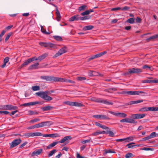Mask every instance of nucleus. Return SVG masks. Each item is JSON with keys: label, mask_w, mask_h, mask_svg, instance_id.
<instances>
[{"label": "nucleus", "mask_w": 158, "mask_h": 158, "mask_svg": "<svg viewBox=\"0 0 158 158\" xmlns=\"http://www.w3.org/2000/svg\"><path fill=\"white\" fill-rule=\"evenodd\" d=\"M72 139V137L70 136H66L62 139L60 140L59 141H55L51 144H49L48 146L47 147L46 149H49L55 146L57 144L59 143H63L66 141L67 143H69V139L71 140Z\"/></svg>", "instance_id": "obj_1"}, {"label": "nucleus", "mask_w": 158, "mask_h": 158, "mask_svg": "<svg viewBox=\"0 0 158 158\" xmlns=\"http://www.w3.org/2000/svg\"><path fill=\"white\" fill-rule=\"evenodd\" d=\"M142 72V69H140L132 68L128 69V71L123 73L122 74V75L125 76H129L130 77L131 75L134 74H139Z\"/></svg>", "instance_id": "obj_2"}, {"label": "nucleus", "mask_w": 158, "mask_h": 158, "mask_svg": "<svg viewBox=\"0 0 158 158\" xmlns=\"http://www.w3.org/2000/svg\"><path fill=\"white\" fill-rule=\"evenodd\" d=\"M40 78L42 79L45 80L47 81L57 82V77L52 76H40Z\"/></svg>", "instance_id": "obj_3"}, {"label": "nucleus", "mask_w": 158, "mask_h": 158, "mask_svg": "<svg viewBox=\"0 0 158 158\" xmlns=\"http://www.w3.org/2000/svg\"><path fill=\"white\" fill-rule=\"evenodd\" d=\"M22 142V140L20 138L16 139H14L12 142L10 143V146L9 148L10 149H11L14 147H16L20 144Z\"/></svg>", "instance_id": "obj_4"}, {"label": "nucleus", "mask_w": 158, "mask_h": 158, "mask_svg": "<svg viewBox=\"0 0 158 158\" xmlns=\"http://www.w3.org/2000/svg\"><path fill=\"white\" fill-rule=\"evenodd\" d=\"M139 93H144L143 91H123L121 92V94H129V95H139Z\"/></svg>", "instance_id": "obj_5"}, {"label": "nucleus", "mask_w": 158, "mask_h": 158, "mask_svg": "<svg viewBox=\"0 0 158 158\" xmlns=\"http://www.w3.org/2000/svg\"><path fill=\"white\" fill-rule=\"evenodd\" d=\"M94 101L97 102L103 103L106 105H113V103L112 102H108L107 100L101 98H97L95 99Z\"/></svg>", "instance_id": "obj_6"}, {"label": "nucleus", "mask_w": 158, "mask_h": 158, "mask_svg": "<svg viewBox=\"0 0 158 158\" xmlns=\"http://www.w3.org/2000/svg\"><path fill=\"white\" fill-rule=\"evenodd\" d=\"M48 3L52 5L53 6H54V7H55L56 8V20L57 21H60V20L61 16L60 15V12L58 10L57 6H56V5H55L53 3H49V2H48Z\"/></svg>", "instance_id": "obj_7"}, {"label": "nucleus", "mask_w": 158, "mask_h": 158, "mask_svg": "<svg viewBox=\"0 0 158 158\" xmlns=\"http://www.w3.org/2000/svg\"><path fill=\"white\" fill-rule=\"evenodd\" d=\"M48 53H46L42 54L38 57H37L35 56H34L32 57L34 59V61L38 60L39 62H40L42 60L44 59L46 57L48 56Z\"/></svg>", "instance_id": "obj_8"}, {"label": "nucleus", "mask_w": 158, "mask_h": 158, "mask_svg": "<svg viewBox=\"0 0 158 158\" xmlns=\"http://www.w3.org/2000/svg\"><path fill=\"white\" fill-rule=\"evenodd\" d=\"M108 112L114 115L122 118H125L127 116V114L124 113L120 112L115 113L110 110L108 111Z\"/></svg>", "instance_id": "obj_9"}, {"label": "nucleus", "mask_w": 158, "mask_h": 158, "mask_svg": "<svg viewBox=\"0 0 158 158\" xmlns=\"http://www.w3.org/2000/svg\"><path fill=\"white\" fill-rule=\"evenodd\" d=\"M42 104L43 103H42L40 102H30L27 103H25L23 104H22L20 105V106H33L37 104Z\"/></svg>", "instance_id": "obj_10"}, {"label": "nucleus", "mask_w": 158, "mask_h": 158, "mask_svg": "<svg viewBox=\"0 0 158 158\" xmlns=\"http://www.w3.org/2000/svg\"><path fill=\"white\" fill-rule=\"evenodd\" d=\"M34 59L33 58V57L28 59L21 65L19 67L21 69L23 67L27 65L31 62L34 61Z\"/></svg>", "instance_id": "obj_11"}, {"label": "nucleus", "mask_w": 158, "mask_h": 158, "mask_svg": "<svg viewBox=\"0 0 158 158\" xmlns=\"http://www.w3.org/2000/svg\"><path fill=\"white\" fill-rule=\"evenodd\" d=\"M53 122L52 121H47L42 122L39 123L40 127L44 126H50L53 124Z\"/></svg>", "instance_id": "obj_12"}, {"label": "nucleus", "mask_w": 158, "mask_h": 158, "mask_svg": "<svg viewBox=\"0 0 158 158\" xmlns=\"http://www.w3.org/2000/svg\"><path fill=\"white\" fill-rule=\"evenodd\" d=\"M80 20V15L78 14L70 18L69 19V22H73L74 21H78Z\"/></svg>", "instance_id": "obj_13"}, {"label": "nucleus", "mask_w": 158, "mask_h": 158, "mask_svg": "<svg viewBox=\"0 0 158 158\" xmlns=\"http://www.w3.org/2000/svg\"><path fill=\"white\" fill-rule=\"evenodd\" d=\"M143 100H136V101H132L128 103H127L125 104L124 105H123V106H127L131 105L133 104H136L142 102H143Z\"/></svg>", "instance_id": "obj_14"}, {"label": "nucleus", "mask_w": 158, "mask_h": 158, "mask_svg": "<svg viewBox=\"0 0 158 158\" xmlns=\"http://www.w3.org/2000/svg\"><path fill=\"white\" fill-rule=\"evenodd\" d=\"M39 44L41 46L44 47L45 48H48L52 47V44L51 43H46L44 42H40L39 43Z\"/></svg>", "instance_id": "obj_15"}, {"label": "nucleus", "mask_w": 158, "mask_h": 158, "mask_svg": "<svg viewBox=\"0 0 158 158\" xmlns=\"http://www.w3.org/2000/svg\"><path fill=\"white\" fill-rule=\"evenodd\" d=\"M43 149L42 148L35 150L31 154V156H33L35 155H39L42 152Z\"/></svg>", "instance_id": "obj_16"}, {"label": "nucleus", "mask_w": 158, "mask_h": 158, "mask_svg": "<svg viewBox=\"0 0 158 158\" xmlns=\"http://www.w3.org/2000/svg\"><path fill=\"white\" fill-rule=\"evenodd\" d=\"M39 64L38 62H36L33 64H32L29 66L28 69V70H31L34 69H37L38 68V66Z\"/></svg>", "instance_id": "obj_17"}, {"label": "nucleus", "mask_w": 158, "mask_h": 158, "mask_svg": "<svg viewBox=\"0 0 158 158\" xmlns=\"http://www.w3.org/2000/svg\"><path fill=\"white\" fill-rule=\"evenodd\" d=\"M134 116V118H135L136 119H141L143 118L146 115V114H133Z\"/></svg>", "instance_id": "obj_18"}, {"label": "nucleus", "mask_w": 158, "mask_h": 158, "mask_svg": "<svg viewBox=\"0 0 158 158\" xmlns=\"http://www.w3.org/2000/svg\"><path fill=\"white\" fill-rule=\"evenodd\" d=\"M143 83H158V79H154L153 80H145L142 81Z\"/></svg>", "instance_id": "obj_19"}, {"label": "nucleus", "mask_w": 158, "mask_h": 158, "mask_svg": "<svg viewBox=\"0 0 158 158\" xmlns=\"http://www.w3.org/2000/svg\"><path fill=\"white\" fill-rule=\"evenodd\" d=\"M135 143L132 142L131 143H129L127 144L126 145V147H127L128 148H133L134 147H138L140 146L142 144H136V145H132L135 144Z\"/></svg>", "instance_id": "obj_20"}, {"label": "nucleus", "mask_w": 158, "mask_h": 158, "mask_svg": "<svg viewBox=\"0 0 158 158\" xmlns=\"http://www.w3.org/2000/svg\"><path fill=\"white\" fill-rule=\"evenodd\" d=\"M43 111H47L52 110L53 107L49 105L46 106L44 107H41Z\"/></svg>", "instance_id": "obj_21"}, {"label": "nucleus", "mask_w": 158, "mask_h": 158, "mask_svg": "<svg viewBox=\"0 0 158 158\" xmlns=\"http://www.w3.org/2000/svg\"><path fill=\"white\" fill-rule=\"evenodd\" d=\"M35 94L37 96L40 97L44 99L45 98L46 94H45L44 92L43 91H40L37 92L35 93Z\"/></svg>", "instance_id": "obj_22"}, {"label": "nucleus", "mask_w": 158, "mask_h": 158, "mask_svg": "<svg viewBox=\"0 0 158 158\" xmlns=\"http://www.w3.org/2000/svg\"><path fill=\"white\" fill-rule=\"evenodd\" d=\"M61 54L62 55L64 53L67 52L68 51V49L66 46H64L59 51Z\"/></svg>", "instance_id": "obj_23"}, {"label": "nucleus", "mask_w": 158, "mask_h": 158, "mask_svg": "<svg viewBox=\"0 0 158 158\" xmlns=\"http://www.w3.org/2000/svg\"><path fill=\"white\" fill-rule=\"evenodd\" d=\"M134 116L133 114H131V118H129V123H137V121H135V119H136L135 118H134Z\"/></svg>", "instance_id": "obj_24"}, {"label": "nucleus", "mask_w": 158, "mask_h": 158, "mask_svg": "<svg viewBox=\"0 0 158 158\" xmlns=\"http://www.w3.org/2000/svg\"><path fill=\"white\" fill-rule=\"evenodd\" d=\"M117 90V89L115 88H113L106 89L104 90V91L108 93H112L114 91Z\"/></svg>", "instance_id": "obj_25"}, {"label": "nucleus", "mask_w": 158, "mask_h": 158, "mask_svg": "<svg viewBox=\"0 0 158 158\" xmlns=\"http://www.w3.org/2000/svg\"><path fill=\"white\" fill-rule=\"evenodd\" d=\"M69 79L62 78L61 77H57V81H59L61 82H69Z\"/></svg>", "instance_id": "obj_26"}, {"label": "nucleus", "mask_w": 158, "mask_h": 158, "mask_svg": "<svg viewBox=\"0 0 158 158\" xmlns=\"http://www.w3.org/2000/svg\"><path fill=\"white\" fill-rule=\"evenodd\" d=\"M94 28V26L92 25H89L84 27L83 28V30L85 31L87 30H91Z\"/></svg>", "instance_id": "obj_27"}, {"label": "nucleus", "mask_w": 158, "mask_h": 158, "mask_svg": "<svg viewBox=\"0 0 158 158\" xmlns=\"http://www.w3.org/2000/svg\"><path fill=\"white\" fill-rule=\"evenodd\" d=\"M104 151L105 152L103 154V155H104L107 154V153H115V152L114 151V150H112L111 149H109V150L105 149L104 150Z\"/></svg>", "instance_id": "obj_28"}, {"label": "nucleus", "mask_w": 158, "mask_h": 158, "mask_svg": "<svg viewBox=\"0 0 158 158\" xmlns=\"http://www.w3.org/2000/svg\"><path fill=\"white\" fill-rule=\"evenodd\" d=\"M72 106H83L84 105L80 103L77 102H73Z\"/></svg>", "instance_id": "obj_29"}, {"label": "nucleus", "mask_w": 158, "mask_h": 158, "mask_svg": "<svg viewBox=\"0 0 158 158\" xmlns=\"http://www.w3.org/2000/svg\"><path fill=\"white\" fill-rule=\"evenodd\" d=\"M135 18H131L126 21V23H128L130 24H133L135 23Z\"/></svg>", "instance_id": "obj_30"}, {"label": "nucleus", "mask_w": 158, "mask_h": 158, "mask_svg": "<svg viewBox=\"0 0 158 158\" xmlns=\"http://www.w3.org/2000/svg\"><path fill=\"white\" fill-rule=\"evenodd\" d=\"M40 127V125L39 123L36 124L34 125H33L30 126L27 128L28 129H34L35 128H38Z\"/></svg>", "instance_id": "obj_31"}, {"label": "nucleus", "mask_w": 158, "mask_h": 158, "mask_svg": "<svg viewBox=\"0 0 158 158\" xmlns=\"http://www.w3.org/2000/svg\"><path fill=\"white\" fill-rule=\"evenodd\" d=\"M54 39L57 41H62L63 39L61 37L59 36L54 35L53 36Z\"/></svg>", "instance_id": "obj_32"}, {"label": "nucleus", "mask_w": 158, "mask_h": 158, "mask_svg": "<svg viewBox=\"0 0 158 158\" xmlns=\"http://www.w3.org/2000/svg\"><path fill=\"white\" fill-rule=\"evenodd\" d=\"M13 34L12 32H10L7 34L5 40V42H6L9 40L10 36Z\"/></svg>", "instance_id": "obj_33"}, {"label": "nucleus", "mask_w": 158, "mask_h": 158, "mask_svg": "<svg viewBox=\"0 0 158 158\" xmlns=\"http://www.w3.org/2000/svg\"><path fill=\"white\" fill-rule=\"evenodd\" d=\"M57 150L56 149H54L52 150L49 153L48 155V157H50L52 156L54 153H55L56 152Z\"/></svg>", "instance_id": "obj_34"}, {"label": "nucleus", "mask_w": 158, "mask_h": 158, "mask_svg": "<svg viewBox=\"0 0 158 158\" xmlns=\"http://www.w3.org/2000/svg\"><path fill=\"white\" fill-rule=\"evenodd\" d=\"M87 7V6L86 5H82L79 7L78 9V10L79 11H80L82 10H85V8Z\"/></svg>", "instance_id": "obj_35"}, {"label": "nucleus", "mask_w": 158, "mask_h": 158, "mask_svg": "<svg viewBox=\"0 0 158 158\" xmlns=\"http://www.w3.org/2000/svg\"><path fill=\"white\" fill-rule=\"evenodd\" d=\"M23 136L26 137L33 136V132L25 133Z\"/></svg>", "instance_id": "obj_36"}, {"label": "nucleus", "mask_w": 158, "mask_h": 158, "mask_svg": "<svg viewBox=\"0 0 158 158\" xmlns=\"http://www.w3.org/2000/svg\"><path fill=\"white\" fill-rule=\"evenodd\" d=\"M125 142H128L130 141H133L134 140L133 137L131 136L125 138Z\"/></svg>", "instance_id": "obj_37"}, {"label": "nucleus", "mask_w": 158, "mask_h": 158, "mask_svg": "<svg viewBox=\"0 0 158 158\" xmlns=\"http://www.w3.org/2000/svg\"><path fill=\"white\" fill-rule=\"evenodd\" d=\"M134 156L133 154L131 153H128L126 154L125 156L126 158H130V157H133Z\"/></svg>", "instance_id": "obj_38"}, {"label": "nucleus", "mask_w": 158, "mask_h": 158, "mask_svg": "<svg viewBox=\"0 0 158 158\" xmlns=\"http://www.w3.org/2000/svg\"><path fill=\"white\" fill-rule=\"evenodd\" d=\"M154 149L151 148L144 147L140 148V150H143L145 151H153Z\"/></svg>", "instance_id": "obj_39"}, {"label": "nucleus", "mask_w": 158, "mask_h": 158, "mask_svg": "<svg viewBox=\"0 0 158 158\" xmlns=\"http://www.w3.org/2000/svg\"><path fill=\"white\" fill-rule=\"evenodd\" d=\"M32 89L34 91H37L40 90V87L39 86H32Z\"/></svg>", "instance_id": "obj_40"}, {"label": "nucleus", "mask_w": 158, "mask_h": 158, "mask_svg": "<svg viewBox=\"0 0 158 158\" xmlns=\"http://www.w3.org/2000/svg\"><path fill=\"white\" fill-rule=\"evenodd\" d=\"M111 118L108 116H107L106 115H103V114H101V119H110Z\"/></svg>", "instance_id": "obj_41"}, {"label": "nucleus", "mask_w": 158, "mask_h": 158, "mask_svg": "<svg viewBox=\"0 0 158 158\" xmlns=\"http://www.w3.org/2000/svg\"><path fill=\"white\" fill-rule=\"evenodd\" d=\"M90 16H84L83 17H80V20H84L90 19Z\"/></svg>", "instance_id": "obj_42"}, {"label": "nucleus", "mask_w": 158, "mask_h": 158, "mask_svg": "<svg viewBox=\"0 0 158 158\" xmlns=\"http://www.w3.org/2000/svg\"><path fill=\"white\" fill-rule=\"evenodd\" d=\"M76 79L78 81H82L85 80L86 79V78L84 77L78 76L77 77Z\"/></svg>", "instance_id": "obj_43"}, {"label": "nucleus", "mask_w": 158, "mask_h": 158, "mask_svg": "<svg viewBox=\"0 0 158 158\" xmlns=\"http://www.w3.org/2000/svg\"><path fill=\"white\" fill-rule=\"evenodd\" d=\"M107 134L109 135V136L111 137H114V133L110 130H107Z\"/></svg>", "instance_id": "obj_44"}, {"label": "nucleus", "mask_w": 158, "mask_h": 158, "mask_svg": "<svg viewBox=\"0 0 158 158\" xmlns=\"http://www.w3.org/2000/svg\"><path fill=\"white\" fill-rule=\"evenodd\" d=\"M49 137H52V138H54L55 137H59V135L57 133L56 134H49Z\"/></svg>", "instance_id": "obj_45"}, {"label": "nucleus", "mask_w": 158, "mask_h": 158, "mask_svg": "<svg viewBox=\"0 0 158 158\" xmlns=\"http://www.w3.org/2000/svg\"><path fill=\"white\" fill-rule=\"evenodd\" d=\"M29 113V114L30 115H32L33 114H38L39 113L36 111H33L32 110H29L28 111Z\"/></svg>", "instance_id": "obj_46"}, {"label": "nucleus", "mask_w": 158, "mask_h": 158, "mask_svg": "<svg viewBox=\"0 0 158 158\" xmlns=\"http://www.w3.org/2000/svg\"><path fill=\"white\" fill-rule=\"evenodd\" d=\"M45 98L44 99V100L48 101H50L52 100L53 98L52 97H50L48 95H47L45 96Z\"/></svg>", "instance_id": "obj_47"}, {"label": "nucleus", "mask_w": 158, "mask_h": 158, "mask_svg": "<svg viewBox=\"0 0 158 158\" xmlns=\"http://www.w3.org/2000/svg\"><path fill=\"white\" fill-rule=\"evenodd\" d=\"M129 118H125L123 119L120 121L121 123H129Z\"/></svg>", "instance_id": "obj_48"}, {"label": "nucleus", "mask_w": 158, "mask_h": 158, "mask_svg": "<svg viewBox=\"0 0 158 158\" xmlns=\"http://www.w3.org/2000/svg\"><path fill=\"white\" fill-rule=\"evenodd\" d=\"M43 134L40 132H33V136H42Z\"/></svg>", "instance_id": "obj_49"}, {"label": "nucleus", "mask_w": 158, "mask_h": 158, "mask_svg": "<svg viewBox=\"0 0 158 158\" xmlns=\"http://www.w3.org/2000/svg\"><path fill=\"white\" fill-rule=\"evenodd\" d=\"M89 14V10H86L84 12L81 13V15L83 16H85V15H88Z\"/></svg>", "instance_id": "obj_50"}, {"label": "nucleus", "mask_w": 158, "mask_h": 158, "mask_svg": "<svg viewBox=\"0 0 158 158\" xmlns=\"http://www.w3.org/2000/svg\"><path fill=\"white\" fill-rule=\"evenodd\" d=\"M149 136L150 139L156 137V132H152Z\"/></svg>", "instance_id": "obj_51"}, {"label": "nucleus", "mask_w": 158, "mask_h": 158, "mask_svg": "<svg viewBox=\"0 0 158 158\" xmlns=\"http://www.w3.org/2000/svg\"><path fill=\"white\" fill-rule=\"evenodd\" d=\"M40 120V119L37 118H35L33 119H31L30 121V123H33L34 122H37L39 121Z\"/></svg>", "instance_id": "obj_52"}, {"label": "nucleus", "mask_w": 158, "mask_h": 158, "mask_svg": "<svg viewBox=\"0 0 158 158\" xmlns=\"http://www.w3.org/2000/svg\"><path fill=\"white\" fill-rule=\"evenodd\" d=\"M10 110H17L18 109V107L15 106L10 105Z\"/></svg>", "instance_id": "obj_53"}, {"label": "nucleus", "mask_w": 158, "mask_h": 158, "mask_svg": "<svg viewBox=\"0 0 158 158\" xmlns=\"http://www.w3.org/2000/svg\"><path fill=\"white\" fill-rule=\"evenodd\" d=\"M64 103L70 106H72L73 102L70 101H65L64 102Z\"/></svg>", "instance_id": "obj_54"}, {"label": "nucleus", "mask_w": 158, "mask_h": 158, "mask_svg": "<svg viewBox=\"0 0 158 158\" xmlns=\"http://www.w3.org/2000/svg\"><path fill=\"white\" fill-rule=\"evenodd\" d=\"M91 139H89L85 140L82 141L81 143L83 144H85L87 143H90L91 142Z\"/></svg>", "instance_id": "obj_55"}, {"label": "nucleus", "mask_w": 158, "mask_h": 158, "mask_svg": "<svg viewBox=\"0 0 158 158\" xmlns=\"http://www.w3.org/2000/svg\"><path fill=\"white\" fill-rule=\"evenodd\" d=\"M147 111H154V107H147Z\"/></svg>", "instance_id": "obj_56"}, {"label": "nucleus", "mask_w": 158, "mask_h": 158, "mask_svg": "<svg viewBox=\"0 0 158 158\" xmlns=\"http://www.w3.org/2000/svg\"><path fill=\"white\" fill-rule=\"evenodd\" d=\"M155 39V38L154 35H153L152 36L150 37H149L148 38H147L146 40L148 41L150 40H153L154 39Z\"/></svg>", "instance_id": "obj_57"}, {"label": "nucleus", "mask_w": 158, "mask_h": 158, "mask_svg": "<svg viewBox=\"0 0 158 158\" xmlns=\"http://www.w3.org/2000/svg\"><path fill=\"white\" fill-rule=\"evenodd\" d=\"M136 22L138 23H140L141 22L142 19L141 18L137 17L136 18Z\"/></svg>", "instance_id": "obj_58"}, {"label": "nucleus", "mask_w": 158, "mask_h": 158, "mask_svg": "<svg viewBox=\"0 0 158 158\" xmlns=\"http://www.w3.org/2000/svg\"><path fill=\"white\" fill-rule=\"evenodd\" d=\"M101 128H102L103 129H105V130H110V128H109V127H106V126L104 125H102L101 127Z\"/></svg>", "instance_id": "obj_59"}, {"label": "nucleus", "mask_w": 158, "mask_h": 158, "mask_svg": "<svg viewBox=\"0 0 158 158\" xmlns=\"http://www.w3.org/2000/svg\"><path fill=\"white\" fill-rule=\"evenodd\" d=\"M93 70H89L88 72V75L89 77L94 76L93 75Z\"/></svg>", "instance_id": "obj_60"}, {"label": "nucleus", "mask_w": 158, "mask_h": 158, "mask_svg": "<svg viewBox=\"0 0 158 158\" xmlns=\"http://www.w3.org/2000/svg\"><path fill=\"white\" fill-rule=\"evenodd\" d=\"M100 134V132L99 131H98L95 132L93 133L91 135L92 136H96Z\"/></svg>", "instance_id": "obj_61"}, {"label": "nucleus", "mask_w": 158, "mask_h": 158, "mask_svg": "<svg viewBox=\"0 0 158 158\" xmlns=\"http://www.w3.org/2000/svg\"><path fill=\"white\" fill-rule=\"evenodd\" d=\"M28 143V142L27 141H25L21 145H20L19 147V148H21L22 147H23V146H24L26 144H27Z\"/></svg>", "instance_id": "obj_62"}, {"label": "nucleus", "mask_w": 158, "mask_h": 158, "mask_svg": "<svg viewBox=\"0 0 158 158\" xmlns=\"http://www.w3.org/2000/svg\"><path fill=\"white\" fill-rule=\"evenodd\" d=\"M121 8L120 7H117L115 8H114L111 9V11H116V10H121Z\"/></svg>", "instance_id": "obj_63"}, {"label": "nucleus", "mask_w": 158, "mask_h": 158, "mask_svg": "<svg viewBox=\"0 0 158 158\" xmlns=\"http://www.w3.org/2000/svg\"><path fill=\"white\" fill-rule=\"evenodd\" d=\"M139 111H147V107H143L140 108L139 110Z\"/></svg>", "instance_id": "obj_64"}]
</instances>
